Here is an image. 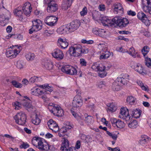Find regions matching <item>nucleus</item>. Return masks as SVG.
Segmentation results:
<instances>
[{
  "label": "nucleus",
  "instance_id": "1",
  "mask_svg": "<svg viewBox=\"0 0 151 151\" xmlns=\"http://www.w3.org/2000/svg\"><path fill=\"white\" fill-rule=\"evenodd\" d=\"M68 52L71 56L78 57L81 56L82 53H88V50L87 48L83 49L79 44H75L69 48Z\"/></svg>",
  "mask_w": 151,
  "mask_h": 151
},
{
  "label": "nucleus",
  "instance_id": "2",
  "mask_svg": "<svg viewBox=\"0 0 151 151\" xmlns=\"http://www.w3.org/2000/svg\"><path fill=\"white\" fill-rule=\"evenodd\" d=\"M91 68L95 71H98L99 76L100 77L103 78L106 76L107 73L105 71L109 70V67H105L102 63H95L93 64Z\"/></svg>",
  "mask_w": 151,
  "mask_h": 151
},
{
  "label": "nucleus",
  "instance_id": "3",
  "mask_svg": "<svg viewBox=\"0 0 151 151\" xmlns=\"http://www.w3.org/2000/svg\"><path fill=\"white\" fill-rule=\"evenodd\" d=\"M32 141L33 145L42 151H47L49 149V145L47 143H44L42 139L39 137H35Z\"/></svg>",
  "mask_w": 151,
  "mask_h": 151
},
{
  "label": "nucleus",
  "instance_id": "4",
  "mask_svg": "<svg viewBox=\"0 0 151 151\" xmlns=\"http://www.w3.org/2000/svg\"><path fill=\"white\" fill-rule=\"evenodd\" d=\"M31 93L32 95L39 96L40 98L42 99L45 102L48 100V99L45 95L46 94L48 93L44 90L41 91L38 88L34 87L31 89Z\"/></svg>",
  "mask_w": 151,
  "mask_h": 151
},
{
  "label": "nucleus",
  "instance_id": "5",
  "mask_svg": "<svg viewBox=\"0 0 151 151\" xmlns=\"http://www.w3.org/2000/svg\"><path fill=\"white\" fill-rule=\"evenodd\" d=\"M14 118L17 124L23 125L25 124L26 122L27 116L24 113L21 111L15 115Z\"/></svg>",
  "mask_w": 151,
  "mask_h": 151
},
{
  "label": "nucleus",
  "instance_id": "6",
  "mask_svg": "<svg viewBox=\"0 0 151 151\" xmlns=\"http://www.w3.org/2000/svg\"><path fill=\"white\" fill-rule=\"evenodd\" d=\"M32 24L29 29V33L32 34L34 32L40 30L42 27V23L40 19H36L32 21Z\"/></svg>",
  "mask_w": 151,
  "mask_h": 151
},
{
  "label": "nucleus",
  "instance_id": "7",
  "mask_svg": "<svg viewBox=\"0 0 151 151\" xmlns=\"http://www.w3.org/2000/svg\"><path fill=\"white\" fill-rule=\"evenodd\" d=\"M115 24L121 27H125L129 24L128 20L126 18H122L120 17H115L113 18Z\"/></svg>",
  "mask_w": 151,
  "mask_h": 151
},
{
  "label": "nucleus",
  "instance_id": "8",
  "mask_svg": "<svg viewBox=\"0 0 151 151\" xmlns=\"http://www.w3.org/2000/svg\"><path fill=\"white\" fill-rule=\"evenodd\" d=\"M61 70L63 73L71 75H76L77 73L75 68L69 65L63 66L61 68Z\"/></svg>",
  "mask_w": 151,
  "mask_h": 151
},
{
  "label": "nucleus",
  "instance_id": "9",
  "mask_svg": "<svg viewBox=\"0 0 151 151\" xmlns=\"http://www.w3.org/2000/svg\"><path fill=\"white\" fill-rule=\"evenodd\" d=\"M93 33L101 37L104 38L108 36L109 32L105 29L98 28L93 29L92 30Z\"/></svg>",
  "mask_w": 151,
  "mask_h": 151
},
{
  "label": "nucleus",
  "instance_id": "10",
  "mask_svg": "<svg viewBox=\"0 0 151 151\" xmlns=\"http://www.w3.org/2000/svg\"><path fill=\"white\" fill-rule=\"evenodd\" d=\"M50 111L53 113L54 115L58 116H61L64 115L63 110L57 105L53 106L52 109L50 110Z\"/></svg>",
  "mask_w": 151,
  "mask_h": 151
},
{
  "label": "nucleus",
  "instance_id": "11",
  "mask_svg": "<svg viewBox=\"0 0 151 151\" xmlns=\"http://www.w3.org/2000/svg\"><path fill=\"white\" fill-rule=\"evenodd\" d=\"M80 22L78 20L72 21L70 24H67L69 32H72L76 30L80 25Z\"/></svg>",
  "mask_w": 151,
  "mask_h": 151
},
{
  "label": "nucleus",
  "instance_id": "12",
  "mask_svg": "<svg viewBox=\"0 0 151 151\" xmlns=\"http://www.w3.org/2000/svg\"><path fill=\"white\" fill-rule=\"evenodd\" d=\"M58 18L53 16H47L45 19L44 22L47 25L50 26L55 25L58 21Z\"/></svg>",
  "mask_w": 151,
  "mask_h": 151
},
{
  "label": "nucleus",
  "instance_id": "13",
  "mask_svg": "<svg viewBox=\"0 0 151 151\" xmlns=\"http://www.w3.org/2000/svg\"><path fill=\"white\" fill-rule=\"evenodd\" d=\"M119 116L121 118L126 119L127 121L129 120L131 117L129 114L128 109L127 108L124 107L121 108L120 114Z\"/></svg>",
  "mask_w": 151,
  "mask_h": 151
},
{
  "label": "nucleus",
  "instance_id": "14",
  "mask_svg": "<svg viewBox=\"0 0 151 151\" xmlns=\"http://www.w3.org/2000/svg\"><path fill=\"white\" fill-rule=\"evenodd\" d=\"M142 2L143 11L151 14V0H142Z\"/></svg>",
  "mask_w": 151,
  "mask_h": 151
},
{
  "label": "nucleus",
  "instance_id": "15",
  "mask_svg": "<svg viewBox=\"0 0 151 151\" xmlns=\"http://www.w3.org/2000/svg\"><path fill=\"white\" fill-rule=\"evenodd\" d=\"M83 102L81 97L79 95H77L74 97L72 102V106L74 108L79 107L82 105Z\"/></svg>",
  "mask_w": 151,
  "mask_h": 151
},
{
  "label": "nucleus",
  "instance_id": "16",
  "mask_svg": "<svg viewBox=\"0 0 151 151\" xmlns=\"http://www.w3.org/2000/svg\"><path fill=\"white\" fill-rule=\"evenodd\" d=\"M31 4L28 2L25 3L22 8L24 14L25 16H29L31 12L32 8L31 7Z\"/></svg>",
  "mask_w": 151,
  "mask_h": 151
},
{
  "label": "nucleus",
  "instance_id": "17",
  "mask_svg": "<svg viewBox=\"0 0 151 151\" xmlns=\"http://www.w3.org/2000/svg\"><path fill=\"white\" fill-rule=\"evenodd\" d=\"M53 57L58 60H62L64 57V54L62 51L58 49H57L54 50L52 53Z\"/></svg>",
  "mask_w": 151,
  "mask_h": 151
},
{
  "label": "nucleus",
  "instance_id": "18",
  "mask_svg": "<svg viewBox=\"0 0 151 151\" xmlns=\"http://www.w3.org/2000/svg\"><path fill=\"white\" fill-rule=\"evenodd\" d=\"M57 45L60 46L61 48L64 49L67 47L68 44L66 41V40L64 38L59 37L57 41Z\"/></svg>",
  "mask_w": 151,
  "mask_h": 151
},
{
  "label": "nucleus",
  "instance_id": "19",
  "mask_svg": "<svg viewBox=\"0 0 151 151\" xmlns=\"http://www.w3.org/2000/svg\"><path fill=\"white\" fill-rule=\"evenodd\" d=\"M113 20V18L112 19H110L107 17L104 16L102 17L101 21L104 25L109 26L115 24Z\"/></svg>",
  "mask_w": 151,
  "mask_h": 151
},
{
  "label": "nucleus",
  "instance_id": "20",
  "mask_svg": "<svg viewBox=\"0 0 151 151\" xmlns=\"http://www.w3.org/2000/svg\"><path fill=\"white\" fill-rule=\"evenodd\" d=\"M19 52V50H17V49H14V50H7L6 54L7 57L12 58H15Z\"/></svg>",
  "mask_w": 151,
  "mask_h": 151
},
{
  "label": "nucleus",
  "instance_id": "21",
  "mask_svg": "<svg viewBox=\"0 0 151 151\" xmlns=\"http://www.w3.org/2000/svg\"><path fill=\"white\" fill-rule=\"evenodd\" d=\"M129 76L126 74L121 76L119 77H118L117 79L118 82H119L121 84L122 83L123 85H126L129 82Z\"/></svg>",
  "mask_w": 151,
  "mask_h": 151
},
{
  "label": "nucleus",
  "instance_id": "22",
  "mask_svg": "<svg viewBox=\"0 0 151 151\" xmlns=\"http://www.w3.org/2000/svg\"><path fill=\"white\" fill-rule=\"evenodd\" d=\"M14 13L15 16L18 17L19 20L20 21H22L25 18V16L22 10L19 9V8L15 9L14 11Z\"/></svg>",
  "mask_w": 151,
  "mask_h": 151
},
{
  "label": "nucleus",
  "instance_id": "23",
  "mask_svg": "<svg viewBox=\"0 0 151 151\" xmlns=\"http://www.w3.org/2000/svg\"><path fill=\"white\" fill-rule=\"evenodd\" d=\"M58 9V5L55 2L48 5L47 11L49 13H52L56 11Z\"/></svg>",
  "mask_w": 151,
  "mask_h": 151
},
{
  "label": "nucleus",
  "instance_id": "24",
  "mask_svg": "<svg viewBox=\"0 0 151 151\" xmlns=\"http://www.w3.org/2000/svg\"><path fill=\"white\" fill-rule=\"evenodd\" d=\"M113 7H114L113 12L115 14H118L119 11L122 12L123 11L122 5L119 3H115L113 5Z\"/></svg>",
  "mask_w": 151,
  "mask_h": 151
},
{
  "label": "nucleus",
  "instance_id": "25",
  "mask_svg": "<svg viewBox=\"0 0 151 151\" xmlns=\"http://www.w3.org/2000/svg\"><path fill=\"white\" fill-rule=\"evenodd\" d=\"M57 31L60 34H65L70 32L67 24L62 26L58 28Z\"/></svg>",
  "mask_w": 151,
  "mask_h": 151
},
{
  "label": "nucleus",
  "instance_id": "26",
  "mask_svg": "<svg viewBox=\"0 0 151 151\" xmlns=\"http://www.w3.org/2000/svg\"><path fill=\"white\" fill-rule=\"evenodd\" d=\"M53 63L49 60H44L43 62L42 65L46 69L50 70L52 69L53 67Z\"/></svg>",
  "mask_w": 151,
  "mask_h": 151
},
{
  "label": "nucleus",
  "instance_id": "27",
  "mask_svg": "<svg viewBox=\"0 0 151 151\" xmlns=\"http://www.w3.org/2000/svg\"><path fill=\"white\" fill-rule=\"evenodd\" d=\"M73 0H63L62 4V8L66 10L71 5Z\"/></svg>",
  "mask_w": 151,
  "mask_h": 151
},
{
  "label": "nucleus",
  "instance_id": "28",
  "mask_svg": "<svg viewBox=\"0 0 151 151\" xmlns=\"http://www.w3.org/2000/svg\"><path fill=\"white\" fill-rule=\"evenodd\" d=\"M126 52L127 53L133 58H135L136 57L139 58L140 57V55L138 54L137 52H136L134 48L133 47L130 48L128 51L126 50Z\"/></svg>",
  "mask_w": 151,
  "mask_h": 151
},
{
  "label": "nucleus",
  "instance_id": "29",
  "mask_svg": "<svg viewBox=\"0 0 151 151\" xmlns=\"http://www.w3.org/2000/svg\"><path fill=\"white\" fill-rule=\"evenodd\" d=\"M62 145L60 148V150L63 151H65L68 149L69 144L68 139L63 138L62 140Z\"/></svg>",
  "mask_w": 151,
  "mask_h": 151
},
{
  "label": "nucleus",
  "instance_id": "30",
  "mask_svg": "<svg viewBox=\"0 0 151 151\" xmlns=\"http://www.w3.org/2000/svg\"><path fill=\"white\" fill-rule=\"evenodd\" d=\"M38 86L41 88L45 89H43V90H44L46 91L47 93H48L47 94H49L50 92L52 91L53 90V87L51 86H49V85L47 84L39 85Z\"/></svg>",
  "mask_w": 151,
  "mask_h": 151
},
{
  "label": "nucleus",
  "instance_id": "31",
  "mask_svg": "<svg viewBox=\"0 0 151 151\" xmlns=\"http://www.w3.org/2000/svg\"><path fill=\"white\" fill-rule=\"evenodd\" d=\"M130 112H132V116L135 118H139L141 114V112L139 109H130Z\"/></svg>",
  "mask_w": 151,
  "mask_h": 151
},
{
  "label": "nucleus",
  "instance_id": "32",
  "mask_svg": "<svg viewBox=\"0 0 151 151\" xmlns=\"http://www.w3.org/2000/svg\"><path fill=\"white\" fill-rule=\"evenodd\" d=\"M121 85V84L119 82H118L117 79L113 83L112 86V88L114 91H118L120 89Z\"/></svg>",
  "mask_w": 151,
  "mask_h": 151
},
{
  "label": "nucleus",
  "instance_id": "33",
  "mask_svg": "<svg viewBox=\"0 0 151 151\" xmlns=\"http://www.w3.org/2000/svg\"><path fill=\"white\" fill-rule=\"evenodd\" d=\"M135 71L143 75L145 74L142 66L140 64H137L134 68Z\"/></svg>",
  "mask_w": 151,
  "mask_h": 151
},
{
  "label": "nucleus",
  "instance_id": "34",
  "mask_svg": "<svg viewBox=\"0 0 151 151\" xmlns=\"http://www.w3.org/2000/svg\"><path fill=\"white\" fill-rule=\"evenodd\" d=\"M73 110L74 109H73V108L71 109V111L73 115L78 121V122L82 123L83 122L82 120H83L82 117L81 116L77 114Z\"/></svg>",
  "mask_w": 151,
  "mask_h": 151
},
{
  "label": "nucleus",
  "instance_id": "35",
  "mask_svg": "<svg viewBox=\"0 0 151 151\" xmlns=\"http://www.w3.org/2000/svg\"><path fill=\"white\" fill-rule=\"evenodd\" d=\"M137 17L140 20H142L143 22H144V21L147 19L146 15L142 12H140L138 13Z\"/></svg>",
  "mask_w": 151,
  "mask_h": 151
},
{
  "label": "nucleus",
  "instance_id": "36",
  "mask_svg": "<svg viewBox=\"0 0 151 151\" xmlns=\"http://www.w3.org/2000/svg\"><path fill=\"white\" fill-rule=\"evenodd\" d=\"M149 138L146 135H143L141 137V138L140 139L139 143L142 145H144L146 144L149 141Z\"/></svg>",
  "mask_w": 151,
  "mask_h": 151
},
{
  "label": "nucleus",
  "instance_id": "37",
  "mask_svg": "<svg viewBox=\"0 0 151 151\" xmlns=\"http://www.w3.org/2000/svg\"><path fill=\"white\" fill-rule=\"evenodd\" d=\"M107 106L108 108L107 109L108 112H113L116 111V108L114 104L113 103L108 104Z\"/></svg>",
  "mask_w": 151,
  "mask_h": 151
},
{
  "label": "nucleus",
  "instance_id": "38",
  "mask_svg": "<svg viewBox=\"0 0 151 151\" xmlns=\"http://www.w3.org/2000/svg\"><path fill=\"white\" fill-rule=\"evenodd\" d=\"M84 117L85 118V119H84V121L88 124H91L93 122L92 116L88 115L87 114H85L84 115Z\"/></svg>",
  "mask_w": 151,
  "mask_h": 151
},
{
  "label": "nucleus",
  "instance_id": "39",
  "mask_svg": "<svg viewBox=\"0 0 151 151\" xmlns=\"http://www.w3.org/2000/svg\"><path fill=\"white\" fill-rule=\"evenodd\" d=\"M25 57L27 60L32 61L35 58V55L33 53L29 52L26 54Z\"/></svg>",
  "mask_w": 151,
  "mask_h": 151
},
{
  "label": "nucleus",
  "instance_id": "40",
  "mask_svg": "<svg viewBox=\"0 0 151 151\" xmlns=\"http://www.w3.org/2000/svg\"><path fill=\"white\" fill-rule=\"evenodd\" d=\"M47 125L50 129L55 126H58V125L56 122L51 119L49 120L48 121Z\"/></svg>",
  "mask_w": 151,
  "mask_h": 151
},
{
  "label": "nucleus",
  "instance_id": "41",
  "mask_svg": "<svg viewBox=\"0 0 151 151\" xmlns=\"http://www.w3.org/2000/svg\"><path fill=\"white\" fill-rule=\"evenodd\" d=\"M138 122L136 120L130 121L128 124V127L132 129L136 128L138 125Z\"/></svg>",
  "mask_w": 151,
  "mask_h": 151
},
{
  "label": "nucleus",
  "instance_id": "42",
  "mask_svg": "<svg viewBox=\"0 0 151 151\" xmlns=\"http://www.w3.org/2000/svg\"><path fill=\"white\" fill-rule=\"evenodd\" d=\"M150 49L149 47L147 46H145L143 47L142 52L144 57H147L146 54L148 52Z\"/></svg>",
  "mask_w": 151,
  "mask_h": 151
},
{
  "label": "nucleus",
  "instance_id": "43",
  "mask_svg": "<svg viewBox=\"0 0 151 151\" xmlns=\"http://www.w3.org/2000/svg\"><path fill=\"white\" fill-rule=\"evenodd\" d=\"M127 101L128 104L130 105L134 104L135 102V99L132 96H128L127 99Z\"/></svg>",
  "mask_w": 151,
  "mask_h": 151
},
{
  "label": "nucleus",
  "instance_id": "44",
  "mask_svg": "<svg viewBox=\"0 0 151 151\" xmlns=\"http://www.w3.org/2000/svg\"><path fill=\"white\" fill-rule=\"evenodd\" d=\"M32 122L35 125H38L40 123V120L37 114L36 115L35 117L32 119Z\"/></svg>",
  "mask_w": 151,
  "mask_h": 151
},
{
  "label": "nucleus",
  "instance_id": "45",
  "mask_svg": "<svg viewBox=\"0 0 151 151\" xmlns=\"http://www.w3.org/2000/svg\"><path fill=\"white\" fill-rule=\"evenodd\" d=\"M110 52L109 51L105 52L104 54L101 55L100 57V59H105L109 58L110 55Z\"/></svg>",
  "mask_w": 151,
  "mask_h": 151
},
{
  "label": "nucleus",
  "instance_id": "46",
  "mask_svg": "<svg viewBox=\"0 0 151 151\" xmlns=\"http://www.w3.org/2000/svg\"><path fill=\"white\" fill-rule=\"evenodd\" d=\"M145 63L148 67L151 68V59L147 57H145Z\"/></svg>",
  "mask_w": 151,
  "mask_h": 151
},
{
  "label": "nucleus",
  "instance_id": "47",
  "mask_svg": "<svg viewBox=\"0 0 151 151\" xmlns=\"http://www.w3.org/2000/svg\"><path fill=\"white\" fill-rule=\"evenodd\" d=\"M11 83L15 87L17 88H21L22 87V84L16 81L13 80L12 81Z\"/></svg>",
  "mask_w": 151,
  "mask_h": 151
},
{
  "label": "nucleus",
  "instance_id": "48",
  "mask_svg": "<svg viewBox=\"0 0 151 151\" xmlns=\"http://www.w3.org/2000/svg\"><path fill=\"white\" fill-rule=\"evenodd\" d=\"M13 105L15 107V109L17 110H19L22 108V102L21 103H19L17 101H16L14 102L13 104Z\"/></svg>",
  "mask_w": 151,
  "mask_h": 151
},
{
  "label": "nucleus",
  "instance_id": "49",
  "mask_svg": "<svg viewBox=\"0 0 151 151\" xmlns=\"http://www.w3.org/2000/svg\"><path fill=\"white\" fill-rule=\"evenodd\" d=\"M116 127L119 128H122L124 127V124L121 120L118 119V122L117 123Z\"/></svg>",
  "mask_w": 151,
  "mask_h": 151
},
{
  "label": "nucleus",
  "instance_id": "50",
  "mask_svg": "<svg viewBox=\"0 0 151 151\" xmlns=\"http://www.w3.org/2000/svg\"><path fill=\"white\" fill-rule=\"evenodd\" d=\"M60 132L64 134L67 135L68 133H69V131L68 130L66 129V128H65V127H63L61 128L60 130Z\"/></svg>",
  "mask_w": 151,
  "mask_h": 151
},
{
  "label": "nucleus",
  "instance_id": "51",
  "mask_svg": "<svg viewBox=\"0 0 151 151\" xmlns=\"http://www.w3.org/2000/svg\"><path fill=\"white\" fill-rule=\"evenodd\" d=\"M87 9L86 7H84L83 9L80 12V14L82 16H84L86 15L87 13Z\"/></svg>",
  "mask_w": 151,
  "mask_h": 151
},
{
  "label": "nucleus",
  "instance_id": "52",
  "mask_svg": "<svg viewBox=\"0 0 151 151\" xmlns=\"http://www.w3.org/2000/svg\"><path fill=\"white\" fill-rule=\"evenodd\" d=\"M13 36H14V37L15 38H16L17 39H19V40H22L23 39V36L22 35H21V34H18V35H11L10 34H9V36H10V37H11Z\"/></svg>",
  "mask_w": 151,
  "mask_h": 151
},
{
  "label": "nucleus",
  "instance_id": "53",
  "mask_svg": "<svg viewBox=\"0 0 151 151\" xmlns=\"http://www.w3.org/2000/svg\"><path fill=\"white\" fill-rule=\"evenodd\" d=\"M29 147V145L27 142H23L22 144L19 146L21 148L26 149Z\"/></svg>",
  "mask_w": 151,
  "mask_h": 151
},
{
  "label": "nucleus",
  "instance_id": "54",
  "mask_svg": "<svg viewBox=\"0 0 151 151\" xmlns=\"http://www.w3.org/2000/svg\"><path fill=\"white\" fill-rule=\"evenodd\" d=\"M106 133L111 138L114 140H116L117 138V136L114 134H112L108 131H106Z\"/></svg>",
  "mask_w": 151,
  "mask_h": 151
},
{
  "label": "nucleus",
  "instance_id": "55",
  "mask_svg": "<svg viewBox=\"0 0 151 151\" xmlns=\"http://www.w3.org/2000/svg\"><path fill=\"white\" fill-rule=\"evenodd\" d=\"M110 121L113 126L114 127H116L118 120L114 118H111L110 119Z\"/></svg>",
  "mask_w": 151,
  "mask_h": 151
},
{
  "label": "nucleus",
  "instance_id": "56",
  "mask_svg": "<svg viewBox=\"0 0 151 151\" xmlns=\"http://www.w3.org/2000/svg\"><path fill=\"white\" fill-rule=\"evenodd\" d=\"M24 63L22 61H19L17 63V67L19 69H21L23 68Z\"/></svg>",
  "mask_w": 151,
  "mask_h": 151
},
{
  "label": "nucleus",
  "instance_id": "57",
  "mask_svg": "<svg viewBox=\"0 0 151 151\" xmlns=\"http://www.w3.org/2000/svg\"><path fill=\"white\" fill-rule=\"evenodd\" d=\"M38 78L35 76H33L31 77L29 80V82L30 83H33L38 80Z\"/></svg>",
  "mask_w": 151,
  "mask_h": 151
},
{
  "label": "nucleus",
  "instance_id": "58",
  "mask_svg": "<svg viewBox=\"0 0 151 151\" xmlns=\"http://www.w3.org/2000/svg\"><path fill=\"white\" fill-rule=\"evenodd\" d=\"M55 1V0H44L43 3L44 4L47 5L48 6Z\"/></svg>",
  "mask_w": 151,
  "mask_h": 151
},
{
  "label": "nucleus",
  "instance_id": "59",
  "mask_svg": "<svg viewBox=\"0 0 151 151\" xmlns=\"http://www.w3.org/2000/svg\"><path fill=\"white\" fill-rule=\"evenodd\" d=\"M116 50L118 52L122 53L126 52H127L126 50L124 49L121 47H117Z\"/></svg>",
  "mask_w": 151,
  "mask_h": 151
},
{
  "label": "nucleus",
  "instance_id": "60",
  "mask_svg": "<svg viewBox=\"0 0 151 151\" xmlns=\"http://www.w3.org/2000/svg\"><path fill=\"white\" fill-rule=\"evenodd\" d=\"M80 63L81 65L86 66V62L85 60L83 58L81 59L80 60Z\"/></svg>",
  "mask_w": 151,
  "mask_h": 151
},
{
  "label": "nucleus",
  "instance_id": "61",
  "mask_svg": "<svg viewBox=\"0 0 151 151\" xmlns=\"http://www.w3.org/2000/svg\"><path fill=\"white\" fill-rule=\"evenodd\" d=\"M106 83L104 81H101L99 83V88H103L105 87Z\"/></svg>",
  "mask_w": 151,
  "mask_h": 151
},
{
  "label": "nucleus",
  "instance_id": "62",
  "mask_svg": "<svg viewBox=\"0 0 151 151\" xmlns=\"http://www.w3.org/2000/svg\"><path fill=\"white\" fill-rule=\"evenodd\" d=\"M22 104L23 106L26 108V107L27 106H28V105H29L30 104L29 103L27 102L24 99L22 101Z\"/></svg>",
  "mask_w": 151,
  "mask_h": 151
},
{
  "label": "nucleus",
  "instance_id": "63",
  "mask_svg": "<svg viewBox=\"0 0 151 151\" xmlns=\"http://www.w3.org/2000/svg\"><path fill=\"white\" fill-rule=\"evenodd\" d=\"M142 90L145 91H149V89L148 87L147 86H145L144 84L141 87Z\"/></svg>",
  "mask_w": 151,
  "mask_h": 151
},
{
  "label": "nucleus",
  "instance_id": "64",
  "mask_svg": "<svg viewBox=\"0 0 151 151\" xmlns=\"http://www.w3.org/2000/svg\"><path fill=\"white\" fill-rule=\"evenodd\" d=\"M127 14L129 15L134 16L136 15V13L135 12L132 10L128 11L127 12Z\"/></svg>",
  "mask_w": 151,
  "mask_h": 151
}]
</instances>
